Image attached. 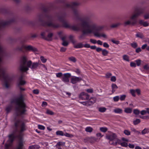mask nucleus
<instances>
[{"label": "nucleus", "mask_w": 149, "mask_h": 149, "mask_svg": "<svg viewBox=\"0 0 149 149\" xmlns=\"http://www.w3.org/2000/svg\"><path fill=\"white\" fill-rule=\"evenodd\" d=\"M123 133L125 134L127 136L130 135V132L128 130H125Z\"/></svg>", "instance_id": "42"}, {"label": "nucleus", "mask_w": 149, "mask_h": 149, "mask_svg": "<svg viewBox=\"0 0 149 149\" xmlns=\"http://www.w3.org/2000/svg\"><path fill=\"white\" fill-rule=\"evenodd\" d=\"M111 41L113 43L118 45L119 43V41H118L115 40L113 39L111 40Z\"/></svg>", "instance_id": "56"}, {"label": "nucleus", "mask_w": 149, "mask_h": 149, "mask_svg": "<svg viewBox=\"0 0 149 149\" xmlns=\"http://www.w3.org/2000/svg\"><path fill=\"white\" fill-rule=\"evenodd\" d=\"M33 93L36 94H38L39 93V91L37 89H34L33 91Z\"/></svg>", "instance_id": "63"}, {"label": "nucleus", "mask_w": 149, "mask_h": 149, "mask_svg": "<svg viewBox=\"0 0 149 149\" xmlns=\"http://www.w3.org/2000/svg\"><path fill=\"white\" fill-rule=\"evenodd\" d=\"M106 138L109 140V143L113 146H116L118 144H120L121 142V140L118 138L116 134L113 133L107 135Z\"/></svg>", "instance_id": "6"}, {"label": "nucleus", "mask_w": 149, "mask_h": 149, "mask_svg": "<svg viewBox=\"0 0 149 149\" xmlns=\"http://www.w3.org/2000/svg\"><path fill=\"white\" fill-rule=\"evenodd\" d=\"M86 17H85L80 20L81 22L79 26V25H74L71 26V28L73 30L75 31H77L80 30H81V32H82L81 27V23L84 20Z\"/></svg>", "instance_id": "10"}, {"label": "nucleus", "mask_w": 149, "mask_h": 149, "mask_svg": "<svg viewBox=\"0 0 149 149\" xmlns=\"http://www.w3.org/2000/svg\"><path fill=\"white\" fill-rule=\"evenodd\" d=\"M64 135L66 137L71 138H72L73 136V135L72 134H70L67 133H65V134H64Z\"/></svg>", "instance_id": "48"}, {"label": "nucleus", "mask_w": 149, "mask_h": 149, "mask_svg": "<svg viewBox=\"0 0 149 149\" xmlns=\"http://www.w3.org/2000/svg\"><path fill=\"white\" fill-rule=\"evenodd\" d=\"M45 32H42L41 34H40V35L42 37V38L45 39V40H46V36H45Z\"/></svg>", "instance_id": "44"}, {"label": "nucleus", "mask_w": 149, "mask_h": 149, "mask_svg": "<svg viewBox=\"0 0 149 149\" xmlns=\"http://www.w3.org/2000/svg\"><path fill=\"white\" fill-rule=\"evenodd\" d=\"M11 103L14 105L15 113V116L14 132L8 136L9 139L5 144L6 149H8L11 145L15 138H17L19 140L18 146L16 149H23L22 141L23 134L22 132L26 130V125L22 121L17 119V117L25 114L26 111V105L24 102V97L21 95L17 98L13 100Z\"/></svg>", "instance_id": "1"}, {"label": "nucleus", "mask_w": 149, "mask_h": 149, "mask_svg": "<svg viewBox=\"0 0 149 149\" xmlns=\"http://www.w3.org/2000/svg\"><path fill=\"white\" fill-rule=\"evenodd\" d=\"M84 47V45L81 42H79L76 44H74V47L75 48H81Z\"/></svg>", "instance_id": "23"}, {"label": "nucleus", "mask_w": 149, "mask_h": 149, "mask_svg": "<svg viewBox=\"0 0 149 149\" xmlns=\"http://www.w3.org/2000/svg\"><path fill=\"white\" fill-rule=\"evenodd\" d=\"M69 38L70 41L73 45L77 42V41L74 39V36H73L70 35Z\"/></svg>", "instance_id": "22"}, {"label": "nucleus", "mask_w": 149, "mask_h": 149, "mask_svg": "<svg viewBox=\"0 0 149 149\" xmlns=\"http://www.w3.org/2000/svg\"><path fill=\"white\" fill-rule=\"evenodd\" d=\"M139 24L143 25L144 27H147L149 25V24L147 22H144L141 19L139 20Z\"/></svg>", "instance_id": "21"}, {"label": "nucleus", "mask_w": 149, "mask_h": 149, "mask_svg": "<svg viewBox=\"0 0 149 149\" xmlns=\"http://www.w3.org/2000/svg\"><path fill=\"white\" fill-rule=\"evenodd\" d=\"M39 148L38 145H32L29 147V149H38Z\"/></svg>", "instance_id": "31"}, {"label": "nucleus", "mask_w": 149, "mask_h": 149, "mask_svg": "<svg viewBox=\"0 0 149 149\" xmlns=\"http://www.w3.org/2000/svg\"><path fill=\"white\" fill-rule=\"evenodd\" d=\"M144 17L145 19H148L149 18V13H146L144 16Z\"/></svg>", "instance_id": "62"}, {"label": "nucleus", "mask_w": 149, "mask_h": 149, "mask_svg": "<svg viewBox=\"0 0 149 149\" xmlns=\"http://www.w3.org/2000/svg\"><path fill=\"white\" fill-rule=\"evenodd\" d=\"M135 91L133 89H131L130 90V93L134 97H135L136 95L135 94Z\"/></svg>", "instance_id": "52"}, {"label": "nucleus", "mask_w": 149, "mask_h": 149, "mask_svg": "<svg viewBox=\"0 0 149 149\" xmlns=\"http://www.w3.org/2000/svg\"><path fill=\"white\" fill-rule=\"evenodd\" d=\"M93 130V128L91 127H87L85 129V131L87 132H91Z\"/></svg>", "instance_id": "37"}, {"label": "nucleus", "mask_w": 149, "mask_h": 149, "mask_svg": "<svg viewBox=\"0 0 149 149\" xmlns=\"http://www.w3.org/2000/svg\"><path fill=\"white\" fill-rule=\"evenodd\" d=\"M25 49L28 51H31L33 52L37 51V49L35 47H33L31 45L27 46H25Z\"/></svg>", "instance_id": "16"}, {"label": "nucleus", "mask_w": 149, "mask_h": 149, "mask_svg": "<svg viewBox=\"0 0 149 149\" xmlns=\"http://www.w3.org/2000/svg\"><path fill=\"white\" fill-rule=\"evenodd\" d=\"M15 20V18H13L9 21H0V29L4 26L8 24L11 22H14Z\"/></svg>", "instance_id": "11"}, {"label": "nucleus", "mask_w": 149, "mask_h": 149, "mask_svg": "<svg viewBox=\"0 0 149 149\" xmlns=\"http://www.w3.org/2000/svg\"><path fill=\"white\" fill-rule=\"evenodd\" d=\"M143 68L145 70H148L149 69V65L148 64H147L144 65L143 67Z\"/></svg>", "instance_id": "50"}, {"label": "nucleus", "mask_w": 149, "mask_h": 149, "mask_svg": "<svg viewBox=\"0 0 149 149\" xmlns=\"http://www.w3.org/2000/svg\"><path fill=\"white\" fill-rule=\"evenodd\" d=\"M96 98L95 97H91L88 101L89 106H91L96 101Z\"/></svg>", "instance_id": "20"}, {"label": "nucleus", "mask_w": 149, "mask_h": 149, "mask_svg": "<svg viewBox=\"0 0 149 149\" xmlns=\"http://www.w3.org/2000/svg\"><path fill=\"white\" fill-rule=\"evenodd\" d=\"M12 106L11 105H9L7 106L6 108V110L7 113H8L12 109Z\"/></svg>", "instance_id": "34"}, {"label": "nucleus", "mask_w": 149, "mask_h": 149, "mask_svg": "<svg viewBox=\"0 0 149 149\" xmlns=\"http://www.w3.org/2000/svg\"><path fill=\"white\" fill-rule=\"evenodd\" d=\"M56 134L57 135L63 136L64 135V133L62 131H58L56 132Z\"/></svg>", "instance_id": "41"}, {"label": "nucleus", "mask_w": 149, "mask_h": 149, "mask_svg": "<svg viewBox=\"0 0 149 149\" xmlns=\"http://www.w3.org/2000/svg\"><path fill=\"white\" fill-rule=\"evenodd\" d=\"M24 76V73H22L21 75L19 77L17 83V86L18 87H19L20 90L21 91H23L25 90L24 88H22L20 86L24 85L26 83V81L22 79Z\"/></svg>", "instance_id": "7"}, {"label": "nucleus", "mask_w": 149, "mask_h": 149, "mask_svg": "<svg viewBox=\"0 0 149 149\" xmlns=\"http://www.w3.org/2000/svg\"><path fill=\"white\" fill-rule=\"evenodd\" d=\"M119 99V97L118 96H116L113 97V100L114 102H117L118 101Z\"/></svg>", "instance_id": "53"}, {"label": "nucleus", "mask_w": 149, "mask_h": 149, "mask_svg": "<svg viewBox=\"0 0 149 149\" xmlns=\"http://www.w3.org/2000/svg\"><path fill=\"white\" fill-rule=\"evenodd\" d=\"M71 75L70 73H66L64 74L62 76V80L65 82H68L69 81V78L71 77Z\"/></svg>", "instance_id": "14"}, {"label": "nucleus", "mask_w": 149, "mask_h": 149, "mask_svg": "<svg viewBox=\"0 0 149 149\" xmlns=\"http://www.w3.org/2000/svg\"><path fill=\"white\" fill-rule=\"evenodd\" d=\"M121 146L123 147H126L128 146L127 143L125 142H123L122 143H120Z\"/></svg>", "instance_id": "49"}, {"label": "nucleus", "mask_w": 149, "mask_h": 149, "mask_svg": "<svg viewBox=\"0 0 149 149\" xmlns=\"http://www.w3.org/2000/svg\"><path fill=\"white\" fill-rule=\"evenodd\" d=\"M121 25L120 23L118 22L112 24L111 26V27L112 28H116L117 27L120 26Z\"/></svg>", "instance_id": "30"}, {"label": "nucleus", "mask_w": 149, "mask_h": 149, "mask_svg": "<svg viewBox=\"0 0 149 149\" xmlns=\"http://www.w3.org/2000/svg\"><path fill=\"white\" fill-rule=\"evenodd\" d=\"M40 59L43 63H45L47 61V59L45 58L43 56H41L40 57Z\"/></svg>", "instance_id": "46"}, {"label": "nucleus", "mask_w": 149, "mask_h": 149, "mask_svg": "<svg viewBox=\"0 0 149 149\" xmlns=\"http://www.w3.org/2000/svg\"><path fill=\"white\" fill-rule=\"evenodd\" d=\"M27 60V57L25 56H22L20 58L19 69L22 73L28 70L29 68L33 70H36L40 64L39 62L32 63L31 60Z\"/></svg>", "instance_id": "3"}, {"label": "nucleus", "mask_w": 149, "mask_h": 149, "mask_svg": "<svg viewBox=\"0 0 149 149\" xmlns=\"http://www.w3.org/2000/svg\"><path fill=\"white\" fill-rule=\"evenodd\" d=\"M45 17L47 20V21L46 22L44 21V19L42 18V16L41 15H40L38 16V20L42 26H48L53 28H56L59 27L60 25L59 24L54 23L52 22L53 18L51 16L47 15L45 16Z\"/></svg>", "instance_id": "5"}, {"label": "nucleus", "mask_w": 149, "mask_h": 149, "mask_svg": "<svg viewBox=\"0 0 149 149\" xmlns=\"http://www.w3.org/2000/svg\"><path fill=\"white\" fill-rule=\"evenodd\" d=\"M25 46L22 44L21 45H19L17 46L15 48V50L17 51L22 52L23 51V49H25Z\"/></svg>", "instance_id": "18"}, {"label": "nucleus", "mask_w": 149, "mask_h": 149, "mask_svg": "<svg viewBox=\"0 0 149 149\" xmlns=\"http://www.w3.org/2000/svg\"><path fill=\"white\" fill-rule=\"evenodd\" d=\"M78 5L79 4L77 3L76 2H74L72 3L71 5L67 3L65 4V7L67 8H71L72 9V8H73L74 7Z\"/></svg>", "instance_id": "19"}, {"label": "nucleus", "mask_w": 149, "mask_h": 149, "mask_svg": "<svg viewBox=\"0 0 149 149\" xmlns=\"http://www.w3.org/2000/svg\"><path fill=\"white\" fill-rule=\"evenodd\" d=\"M114 112L116 113H121L122 110L119 108H117L114 110Z\"/></svg>", "instance_id": "32"}, {"label": "nucleus", "mask_w": 149, "mask_h": 149, "mask_svg": "<svg viewBox=\"0 0 149 149\" xmlns=\"http://www.w3.org/2000/svg\"><path fill=\"white\" fill-rule=\"evenodd\" d=\"M100 130L103 132H105L107 130V128L105 127H102L100 128Z\"/></svg>", "instance_id": "43"}, {"label": "nucleus", "mask_w": 149, "mask_h": 149, "mask_svg": "<svg viewBox=\"0 0 149 149\" xmlns=\"http://www.w3.org/2000/svg\"><path fill=\"white\" fill-rule=\"evenodd\" d=\"M82 104L86 106H89V104L88 102V101L87 102H80Z\"/></svg>", "instance_id": "57"}, {"label": "nucleus", "mask_w": 149, "mask_h": 149, "mask_svg": "<svg viewBox=\"0 0 149 149\" xmlns=\"http://www.w3.org/2000/svg\"><path fill=\"white\" fill-rule=\"evenodd\" d=\"M81 26L82 32L84 34H89L93 33L95 36L100 37L102 36L105 38H107V36L105 34H100L97 31L101 30L103 26L97 27L96 24L94 23L88 17L82 22Z\"/></svg>", "instance_id": "2"}, {"label": "nucleus", "mask_w": 149, "mask_h": 149, "mask_svg": "<svg viewBox=\"0 0 149 149\" xmlns=\"http://www.w3.org/2000/svg\"><path fill=\"white\" fill-rule=\"evenodd\" d=\"M148 133H149V128H145L141 132V134L143 135L148 134Z\"/></svg>", "instance_id": "27"}, {"label": "nucleus", "mask_w": 149, "mask_h": 149, "mask_svg": "<svg viewBox=\"0 0 149 149\" xmlns=\"http://www.w3.org/2000/svg\"><path fill=\"white\" fill-rule=\"evenodd\" d=\"M123 59L127 62L130 61V59L129 56L127 55H124L122 56Z\"/></svg>", "instance_id": "29"}, {"label": "nucleus", "mask_w": 149, "mask_h": 149, "mask_svg": "<svg viewBox=\"0 0 149 149\" xmlns=\"http://www.w3.org/2000/svg\"><path fill=\"white\" fill-rule=\"evenodd\" d=\"M102 55L104 56H107L108 54V51L105 49H102Z\"/></svg>", "instance_id": "35"}, {"label": "nucleus", "mask_w": 149, "mask_h": 149, "mask_svg": "<svg viewBox=\"0 0 149 149\" xmlns=\"http://www.w3.org/2000/svg\"><path fill=\"white\" fill-rule=\"evenodd\" d=\"M97 139L95 137H89V142H90L91 143H94L95 142H97Z\"/></svg>", "instance_id": "26"}, {"label": "nucleus", "mask_w": 149, "mask_h": 149, "mask_svg": "<svg viewBox=\"0 0 149 149\" xmlns=\"http://www.w3.org/2000/svg\"><path fill=\"white\" fill-rule=\"evenodd\" d=\"M131 45L134 48H135L138 46L137 43L136 42H133L131 44Z\"/></svg>", "instance_id": "40"}, {"label": "nucleus", "mask_w": 149, "mask_h": 149, "mask_svg": "<svg viewBox=\"0 0 149 149\" xmlns=\"http://www.w3.org/2000/svg\"><path fill=\"white\" fill-rule=\"evenodd\" d=\"M82 80L81 77L73 76L71 79V82L73 84H74L77 82H79Z\"/></svg>", "instance_id": "13"}, {"label": "nucleus", "mask_w": 149, "mask_h": 149, "mask_svg": "<svg viewBox=\"0 0 149 149\" xmlns=\"http://www.w3.org/2000/svg\"><path fill=\"white\" fill-rule=\"evenodd\" d=\"M38 128L40 130H44L45 129V127L43 125H38Z\"/></svg>", "instance_id": "60"}, {"label": "nucleus", "mask_w": 149, "mask_h": 149, "mask_svg": "<svg viewBox=\"0 0 149 149\" xmlns=\"http://www.w3.org/2000/svg\"><path fill=\"white\" fill-rule=\"evenodd\" d=\"M141 61L140 59H138L135 61L136 65L138 66H139L140 65Z\"/></svg>", "instance_id": "54"}, {"label": "nucleus", "mask_w": 149, "mask_h": 149, "mask_svg": "<svg viewBox=\"0 0 149 149\" xmlns=\"http://www.w3.org/2000/svg\"><path fill=\"white\" fill-rule=\"evenodd\" d=\"M140 122V120L139 119H136L133 121L134 125H136Z\"/></svg>", "instance_id": "38"}, {"label": "nucleus", "mask_w": 149, "mask_h": 149, "mask_svg": "<svg viewBox=\"0 0 149 149\" xmlns=\"http://www.w3.org/2000/svg\"><path fill=\"white\" fill-rule=\"evenodd\" d=\"M82 33H83L82 32ZM84 34L82 33V34L80 36L78 37V38L79 40H81L84 38Z\"/></svg>", "instance_id": "61"}, {"label": "nucleus", "mask_w": 149, "mask_h": 149, "mask_svg": "<svg viewBox=\"0 0 149 149\" xmlns=\"http://www.w3.org/2000/svg\"><path fill=\"white\" fill-rule=\"evenodd\" d=\"M111 81L115 82L116 80V78L115 76H112L111 78Z\"/></svg>", "instance_id": "58"}, {"label": "nucleus", "mask_w": 149, "mask_h": 149, "mask_svg": "<svg viewBox=\"0 0 149 149\" xmlns=\"http://www.w3.org/2000/svg\"><path fill=\"white\" fill-rule=\"evenodd\" d=\"M111 88H112L111 92L112 93H113L117 89L118 87L115 84H112L111 85Z\"/></svg>", "instance_id": "25"}, {"label": "nucleus", "mask_w": 149, "mask_h": 149, "mask_svg": "<svg viewBox=\"0 0 149 149\" xmlns=\"http://www.w3.org/2000/svg\"><path fill=\"white\" fill-rule=\"evenodd\" d=\"M76 7L72 8L73 14L75 17L77 18L79 16L80 12L77 9L75 8Z\"/></svg>", "instance_id": "17"}, {"label": "nucleus", "mask_w": 149, "mask_h": 149, "mask_svg": "<svg viewBox=\"0 0 149 149\" xmlns=\"http://www.w3.org/2000/svg\"><path fill=\"white\" fill-rule=\"evenodd\" d=\"M112 75V74L109 72L107 73L106 74V77L107 78H109Z\"/></svg>", "instance_id": "55"}, {"label": "nucleus", "mask_w": 149, "mask_h": 149, "mask_svg": "<svg viewBox=\"0 0 149 149\" xmlns=\"http://www.w3.org/2000/svg\"><path fill=\"white\" fill-rule=\"evenodd\" d=\"M136 37L141 39H143L144 37V36L143 34L142 33L140 32L137 33L136 35Z\"/></svg>", "instance_id": "28"}, {"label": "nucleus", "mask_w": 149, "mask_h": 149, "mask_svg": "<svg viewBox=\"0 0 149 149\" xmlns=\"http://www.w3.org/2000/svg\"><path fill=\"white\" fill-rule=\"evenodd\" d=\"M3 55V49L0 45V79L3 80L4 81L5 86L8 88L10 86L9 83L12 80V78L8 75L6 74V69L2 66Z\"/></svg>", "instance_id": "4"}, {"label": "nucleus", "mask_w": 149, "mask_h": 149, "mask_svg": "<svg viewBox=\"0 0 149 149\" xmlns=\"http://www.w3.org/2000/svg\"><path fill=\"white\" fill-rule=\"evenodd\" d=\"M124 111L127 113H130L132 111V109L129 108H126L125 109Z\"/></svg>", "instance_id": "33"}, {"label": "nucleus", "mask_w": 149, "mask_h": 149, "mask_svg": "<svg viewBox=\"0 0 149 149\" xmlns=\"http://www.w3.org/2000/svg\"><path fill=\"white\" fill-rule=\"evenodd\" d=\"M63 45L64 46H67L68 45V43L66 41H63L62 43Z\"/></svg>", "instance_id": "59"}, {"label": "nucleus", "mask_w": 149, "mask_h": 149, "mask_svg": "<svg viewBox=\"0 0 149 149\" xmlns=\"http://www.w3.org/2000/svg\"><path fill=\"white\" fill-rule=\"evenodd\" d=\"M63 18V16H60L58 17V19L60 22H63V26L65 27L66 28L71 27L66 22H64Z\"/></svg>", "instance_id": "15"}, {"label": "nucleus", "mask_w": 149, "mask_h": 149, "mask_svg": "<svg viewBox=\"0 0 149 149\" xmlns=\"http://www.w3.org/2000/svg\"><path fill=\"white\" fill-rule=\"evenodd\" d=\"M130 19L131 20H127L124 22L123 25L124 26H126L130 25L133 26L136 24L137 21L135 19V18L132 19H131V16L130 17Z\"/></svg>", "instance_id": "9"}, {"label": "nucleus", "mask_w": 149, "mask_h": 149, "mask_svg": "<svg viewBox=\"0 0 149 149\" xmlns=\"http://www.w3.org/2000/svg\"><path fill=\"white\" fill-rule=\"evenodd\" d=\"M133 113L135 114L138 115L140 111L138 109H135L134 110Z\"/></svg>", "instance_id": "51"}, {"label": "nucleus", "mask_w": 149, "mask_h": 149, "mask_svg": "<svg viewBox=\"0 0 149 149\" xmlns=\"http://www.w3.org/2000/svg\"><path fill=\"white\" fill-rule=\"evenodd\" d=\"M106 109L104 107H100L99 108V111L101 112H104L105 111Z\"/></svg>", "instance_id": "39"}, {"label": "nucleus", "mask_w": 149, "mask_h": 149, "mask_svg": "<svg viewBox=\"0 0 149 149\" xmlns=\"http://www.w3.org/2000/svg\"><path fill=\"white\" fill-rule=\"evenodd\" d=\"M46 113L49 115H53L54 114V112H52V111L49 110V109H47L46 111Z\"/></svg>", "instance_id": "45"}, {"label": "nucleus", "mask_w": 149, "mask_h": 149, "mask_svg": "<svg viewBox=\"0 0 149 149\" xmlns=\"http://www.w3.org/2000/svg\"><path fill=\"white\" fill-rule=\"evenodd\" d=\"M68 60L72 62L75 63L76 61V59L73 56H71L68 58Z\"/></svg>", "instance_id": "36"}, {"label": "nucleus", "mask_w": 149, "mask_h": 149, "mask_svg": "<svg viewBox=\"0 0 149 149\" xmlns=\"http://www.w3.org/2000/svg\"><path fill=\"white\" fill-rule=\"evenodd\" d=\"M97 41L95 40L91 39H90V42L93 44H95L97 43Z\"/></svg>", "instance_id": "64"}, {"label": "nucleus", "mask_w": 149, "mask_h": 149, "mask_svg": "<svg viewBox=\"0 0 149 149\" xmlns=\"http://www.w3.org/2000/svg\"><path fill=\"white\" fill-rule=\"evenodd\" d=\"M126 97V95H121L120 96V97L119 98L121 101H123V100H125Z\"/></svg>", "instance_id": "47"}, {"label": "nucleus", "mask_w": 149, "mask_h": 149, "mask_svg": "<svg viewBox=\"0 0 149 149\" xmlns=\"http://www.w3.org/2000/svg\"><path fill=\"white\" fill-rule=\"evenodd\" d=\"M144 13L143 9L140 8H136L135 9L134 14L131 16V19L135 18Z\"/></svg>", "instance_id": "8"}, {"label": "nucleus", "mask_w": 149, "mask_h": 149, "mask_svg": "<svg viewBox=\"0 0 149 149\" xmlns=\"http://www.w3.org/2000/svg\"><path fill=\"white\" fill-rule=\"evenodd\" d=\"M53 35V34L52 33H49L47 36L46 37V40L48 41H51L52 40V37Z\"/></svg>", "instance_id": "24"}, {"label": "nucleus", "mask_w": 149, "mask_h": 149, "mask_svg": "<svg viewBox=\"0 0 149 149\" xmlns=\"http://www.w3.org/2000/svg\"><path fill=\"white\" fill-rule=\"evenodd\" d=\"M79 97L80 99L82 100H88L89 98V95L84 92L81 93L79 95Z\"/></svg>", "instance_id": "12"}]
</instances>
